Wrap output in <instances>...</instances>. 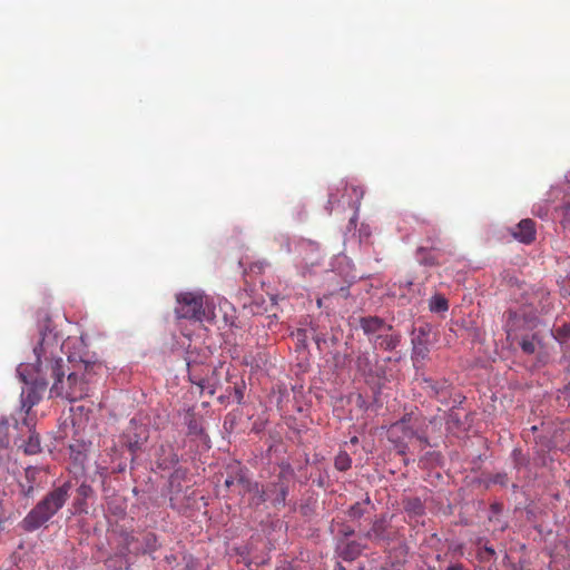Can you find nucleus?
I'll return each instance as SVG.
<instances>
[{
    "label": "nucleus",
    "instance_id": "f257e3e1",
    "mask_svg": "<svg viewBox=\"0 0 570 570\" xmlns=\"http://www.w3.org/2000/svg\"><path fill=\"white\" fill-rule=\"evenodd\" d=\"M35 362L20 364L28 366L26 373L32 375L42 385H49L59 376H65L62 336L51 327V321L46 320L40 331V341L33 348Z\"/></svg>",
    "mask_w": 570,
    "mask_h": 570
},
{
    "label": "nucleus",
    "instance_id": "f03ea898",
    "mask_svg": "<svg viewBox=\"0 0 570 570\" xmlns=\"http://www.w3.org/2000/svg\"><path fill=\"white\" fill-rule=\"evenodd\" d=\"M95 365L80 363L66 376H59L50 387V397H61L69 402L82 400L89 395L95 379Z\"/></svg>",
    "mask_w": 570,
    "mask_h": 570
},
{
    "label": "nucleus",
    "instance_id": "7ed1b4c3",
    "mask_svg": "<svg viewBox=\"0 0 570 570\" xmlns=\"http://www.w3.org/2000/svg\"><path fill=\"white\" fill-rule=\"evenodd\" d=\"M71 489L70 482L50 491L23 519V528L33 531L49 521L67 502Z\"/></svg>",
    "mask_w": 570,
    "mask_h": 570
},
{
    "label": "nucleus",
    "instance_id": "20e7f679",
    "mask_svg": "<svg viewBox=\"0 0 570 570\" xmlns=\"http://www.w3.org/2000/svg\"><path fill=\"white\" fill-rule=\"evenodd\" d=\"M175 313L178 318L195 321H210L213 312L206 305L205 297L196 293H180L177 295Z\"/></svg>",
    "mask_w": 570,
    "mask_h": 570
},
{
    "label": "nucleus",
    "instance_id": "39448f33",
    "mask_svg": "<svg viewBox=\"0 0 570 570\" xmlns=\"http://www.w3.org/2000/svg\"><path fill=\"white\" fill-rule=\"evenodd\" d=\"M407 523L415 529V535L424 543L428 540L425 528V504L420 498L409 497L403 501Z\"/></svg>",
    "mask_w": 570,
    "mask_h": 570
},
{
    "label": "nucleus",
    "instance_id": "423d86ee",
    "mask_svg": "<svg viewBox=\"0 0 570 570\" xmlns=\"http://www.w3.org/2000/svg\"><path fill=\"white\" fill-rule=\"evenodd\" d=\"M27 368L28 366L18 367V374L26 384L21 391V406L22 409H26V413H28L32 406L39 403L43 392L48 386L42 385L41 382H37L32 375H28L26 373Z\"/></svg>",
    "mask_w": 570,
    "mask_h": 570
},
{
    "label": "nucleus",
    "instance_id": "0eeeda50",
    "mask_svg": "<svg viewBox=\"0 0 570 570\" xmlns=\"http://www.w3.org/2000/svg\"><path fill=\"white\" fill-rule=\"evenodd\" d=\"M412 343H413V354H412L413 365L417 371H420V370L423 371L425 368V363H426L425 361H426V356H428V346H426L428 340H426L425 332L423 328L420 327L417 330V333L416 332L413 333Z\"/></svg>",
    "mask_w": 570,
    "mask_h": 570
},
{
    "label": "nucleus",
    "instance_id": "6e6552de",
    "mask_svg": "<svg viewBox=\"0 0 570 570\" xmlns=\"http://www.w3.org/2000/svg\"><path fill=\"white\" fill-rule=\"evenodd\" d=\"M42 476H46L43 469L36 466L27 468L24 472L26 483H20L22 494L27 498L32 497L35 490L41 485Z\"/></svg>",
    "mask_w": 570,
    "mask_h": 570
},
{
    "label": "nucleus",
    "instance_id": "1a4fd4ad",
    "mask_svg": "<svg viewBox=\"0 0 570 570\" xmlns=\"http://www.w3.org/2000/svg\"><path fill=\"white\" fill-rule=\"evenodd\" d=\"M267 492L274 507L285 505L288 485L283 473H279L277 480L267 485Z\"/></svg>",
    "mask_w": 570,
    "mask_h": 570
},
{
    "label": "nucleus",
    "instance_id": "9d476101",
    "mask_svg": "<svg viewBox=\"0 0 570 570\" xmlns=\"http://www.w3.org/2000/svg\"><path fill=\"white\" fill-rule=\"evenodd\" d=\"M511 235L518 242L529 245L535 240L537 229L534 220L524 218L511 229Z\"/></svg>",
    "mask_w": 570,
    "mask_h": 570
},
{
    "label": "nucleus",
    "instance_id": "9b49d317",
    "mask_svg": "<svg viewBox=\"0 0 570 570\" xmlns=\"http://www.w3.org/2000/svg\"><path fill=\"white\" fill-rule=\"evenodd\" d=\"M237 483L249 493H253L252 503L259 505L268 500L267 488L263 489L257 482H252L244 473H239Z\"/></svg>",
    "mask_w": 570,
    "mask_h": 570
},
{
    "label": "nucleus",
    "instance_id": "f8f14e48",
    "mask_svg": "<svg viewBox=\"0 0 570 570\" xmlns=\"http://www.w3.org/2000/svg\"><path fill=\"white\" fill-rule=\"evenodd\" d=\"M187 476V470L186 469H176L170 478H169V485H170V504L171 507H175V501L177 500V494L180 492V482L185 481Z\"/></svg>",
    "mask_w": 570,
    "mask_h": 570
},
{
    "label": "nucleus",
    "instance_id": "ddd939ff",
    "mask_svg": "<svg viewBox=\"0 0 570 570\" xmlns=\"http://www.w3.org/2000/svg\"><path fill=\"white\" fill-rule=\"evenodd\" d=\"M338 550H340L341 557L344 560L352 561L361 554L363 547L358 542L350 541V542L341 543L338 546Z\"/></svg>",
    "mask_w": 570,
    "mask_h": 570
},
{
    "label": "nucleus",
    "instance_id": "4468645a",
    "mask_svg": "<svg viewBox=\"0 0 570 570\" xmlns=\"http://www.w3.org/2000/svg\"><path fill=\"white\" fill-rule=\"evenodd\" d=\"M361 327L365 334H374L385 328V323L382 318L376 316H368L361 318Z\"/></svg>",
    "mask_w": 570,
    "mask_h": 570
},
{
    "label": "nucleus",
    "instance_id": "2eb2a0df",
    "mask_svg": "<svg viewBox=\"0 0 570 570\" xmlns=\"http://www.w3.org/2000/svg\"><path fill=\"white\" fill-rule=\"evenodd\" d=\"M185 421L188 428V434L203 435L204 429L202 422L191 410L187 411L185 415Z\"/></svg>",
    "mask_w": 570,
    "mask_h": 570
},
{
    "label": "nucleus",
    "instance_id": "dca6fc26",
    "mask_svg": "<svg viewBox=\"0 0 570 570\" xmlns=\"http://www.w3.org/2000/svg\"><path fill=\"white\" fill-rule=\"evenodd\" d=\"M385 521L376 520L365 537L376 542L385 541L387 539L385 535Z\"/></svg>",
    "mask_w": 570,
    "mask_h": 570
},
{
    "label": "nucleus",
    "instance_id": "f3484780",
    "mask_svg": "<svg viewBox=\"0 0 570 570\" xmlns=\"http://www.w3.org/2000/svg\"><path fill=\"white\" fill-rule=\"evenodd\" d=\"M161 451H163V455H160L157 461L158 466L160 469H164V470L170 469L178 463V455H177V453H175L173 451L171 448L168 449L167 454H166V449L164 446L161 448Z\"/></svg>",
    "mask_w": 570,
    "mask_h": 570
},
{
    "label": "nucleus",
    "instance_id": "a211bd4d",
    "mask_svg": "<svg viewBox=\"0 0 570 570\" xmlns=\"http://www.w3.org/2000/svg\"><path fill=\"white\" fill-rule=\"evenodd\" d=\"M23 452L28 455H35L41 452L40 438L35 431H31L28 441L24 443Z\"/></svg>",
    "mask_w": 570,
    "mask_h": 570
},
{
    "label": "nucleus",
    "instance_id": "6ab92c4d",
    "mask_svg": "<svg viewBox=\"0 0 570 570\" xmlns=\"http://www.w3.org/2000/svg\"><path fill=\"white\" fill-rule=\"evenodd\" d=\"M448 309V299L442 294H434L430 299V312L445 313Z\"/></svg>",
    "mask_w": 570,
    "mask_h": 570
},
{
    "label": "nucleus",
    "instance_id": "aec40b11",
    "mask_svg": "<svg viewBox=\"0 0 570 570\" xmlns=\"http://www.w3.org/2000/svg\"><path fill=\"white\" fill-rule=\"evenodd\" d=\"M334 465L338 471H346L352 465V459L346 452H340L335 458Z\"/></svg>",
    "mask_w": 570,
    "mask_h": 570
},
{
    "label": "nucleus",
    "instance_id": "412c9836",
    "mask_svg": "<svg viewBox=\"0 0 570 570\" xmlns=\"http://www.w3.org/2000/svg\"><path fill=\"white\" fill-rule=\"evenodd\" d=\"M560 222L563 228H570V204H563L559 209Z\"/></svg>",
    "mask_w": 570,
    "mask_h": 570
},
{
    "label": "nucleus",
    "instance_id": "4be33fe9",
    "mask_svg": "<svg viewBox=\"0 0 570 570\" xmlns=\"http://www.w3.org/2000/svg\"><path fill=\"white\" fill-rule=\"evenodd\" d=\"M554 336L560 343H566L570 338V323L556 328Z\"/></svg>",
    "mask_w": 570,
    "mask_h": 570
},
{
    "label": "nucleus",
    "instance_id": "5701e85b",
    "mask_svg": "<svg viewBox=\"0 0 570 570\" xmlns=\"http://www.w3.org/2000/svg\"><path fill=\"white\" fill-rule=\"evenodd\" d=\"M352 195L350 196L351 199L348 202V205L352 207L358 206L361 199L363 198L364 190L360 186H351Z\"/></svg>",
    "mask_w": 570,
    "mask_h": 570
},
{
    "label": "nucleus",
    "instance_id": "b1692460",
    "mask_svg": "<svg viewBox=\"0 0 570 570\" xmlns=\"http://www.w3.org/2000/svg\"><path fill=\"white\" fill-rule=\"evenodd\" d=\"M521 350L527 354H533L535 352V343L533 337H523L520 342Z\"/></svg>",
    "mask_w": 570,
    "mask_h": 570
},
{
    "label": "nucleus",
    "instance_id": "393cba45",
    "mask_svg": "<svg viewBox=\"0 0 570 570\" xmlns=\"http://www.w3.org/2000/svg\"><path fill=\"white\" fill-rule=\"evenodd\" d=\"M347 514L350 518H353V519H358V518L363 517V514H364L363 504L360 502H356L348 509Z\"/></svg>",
    "mask_w": 570,
    "mask_h": 570
},
{
    "label": "nucleus",
    "instance_id": "a878e982",
    "mask_svg": "<svg viewBox=\"0 0 570 570\" xmlns=\"http://www.w3.org/2000/svg\"><path fill=\"white\" fill-rule=\"evenodd\" d=\"M379 345L384 350H392L396 346V342L391 336H377Z\"/></svg>",
    "mask_w": 570,
    "mask_h": 570
},
{
    "label": "nucleus",
    "instance_id": "bb28decb",
    "mask_svg": "<svg viewBox=\"0 0 570 570\" xmlns=\"http://www.w3.org/2000/svg\"><path fill=\"white\" fill-rule=\"evenodd\" d=\"M239 473H244L242 469H239V470L237 471V473H236V475H235V476H228V478L225 480V487H226L227 489H229L232 485H234V484H235V482H237V478H238V474H239Z\"/></svg>",
    "mask_w": 570,
    "mask_h": 570
},
{
    "label": "nucleus",
    "instance_id": "cd10ccee",
    "mask_svg": "<svg viewBox=\"0 0 570 570\" xmlns=\"http://www.w3.org/2000/svg\"><path fill=\"white\" fill-rule=\"evenodd\" d=\"M140 445H141V442H139L138 440H136V441L129 440L128 441V448L131 452H136L138 449H140Z\"/></svg>",
    "mask_w": 570,
    "mask_h": 570
},
{
    "label": "nucleus",
    "instance_id": "c85d7f7f",
    "mask_svg": "<svg viewBox=\"0 0 570 570\" xmlns=\"http://www.w3.org/2000/svg\"><path fill=\"white\" fill-rule=\"evenodd\" d=\"M90 491H91V488L86 484H81L78 489L79 494L83 495V497H86Z\"/></svg>",
    "mask_w": 570,
    "mask_h": 570
},
{
    "label": "nucleus",
    "instance_id": "c756f323",
    "mask_svg": "<svg viewBox=\"0 0 570 570\" xmlns=\"http://www.w3.org/2000/svg\"><path fill=\"white\" fill-rule=\"evenodd\" d=\"M235 396L237 402L240 403L244 397L243 389L240 386H235Z\"/></svg>",
    "mask_w": 570,
    "mask_h": 570
},
{
    "label": "nucleus",
    "instance_id": "7c9ffc66",
    "mask_svg": "<svg viewBox=\"0 0 570 570\" xmlns=\"http://www.w3.org/2000/svg\"><path fill=\"white\" fill-rule=\"evenodd\" d=\"M446 570H465L462 564H451L446 568Z\"/></svg>",
    "mask_w": 570,
    "mask_h": 570
},
{
    "label": "nucleus",
    "instance_id": "2f4dec72",
    "mask_svg": "<svg viewBox=\"0 0 570 570\" xmlns=\"http://www.w3.org/2000/svg\"><path fill=\"white\" fill-rule=\"evenodd\" d=\"M296 335H297V338H298L299 341H302V342H303V341L305 340V337H306V333H305V331H304V330H298Z\"/></svg>",
    "mask_w": 570,
    "mask_h": 570
},
{
    "label": "nucleus",
    "instance_id": "473e14b6",
    "mask_svg": "<svg viewBox=\"0 0 570 570\" xmlns=\"http://www.w3.org/2000/svg\"><path fill=\"white\" fill-rule=\"evenodd\" d=\"M7 426H8V422L7 421L0 422V432L7 430Z\"/></svg>",
    "mask_w": 570,
    "mask_h": 570
},
{
    "label": "nucleus",
    "instance_id": "72a5a7b5",
    "mask_svg": "<svg viewBox=\"0 0 570 570\" xmlns=\"http://www.w3.org/2000/svg\"><path fill=\"white\" fill-rule=\"evenodd\" d=\"M8 443H9V441H8L7 436H4L3 439L0 440V446H7Z\"/></svg>",
    "mask_w": 570,
    "mask_h": 570
},
{
    "label": "nucleus",
    "instance_id": "f704fd0d",
    "mask_svg": "<svg viewBox=\"0 0 570 570\" xmlns=\"http://www.w3.org/2000/svg\"><path fill=\"white\" fill-rule=\"evenodd\" d=\"M276 570H294V569L291 566H283V567L276 568Z\"/></svg>",
    "mask_w": 570,
    "mask_h": 570
},
{
    "label": "nucleus",
    "instance_id": "c9c22d12",
    "mask_svg": "<svg viewBox=\"0 0 570 570\" xmlns=\"http://www.w3.org/2000/svg\"><path fill=\"white\" fill-rule=\"evenodd\" d=\"M354 531L352 529L344 530V535H351Z\"/></svg>",
    "mask_w": 570,
    "mask_h": 570
},
{
    "label": "nucleus",
    "instance_id": "e433bc0d",
    "mask_svg": "<svg viewBox=\"0 0 570 570\" xmlns=\"http://www.w3.org/2000/svg\"><path fill=\"white\" fill-rule=\"evenodd\" d=\"M146 539H147L148 541H149L150 539H154V540H155V537H154V534L148 533V534L146 535Z\"/></svg>",
    "mask_w": 570,
    "mask_h": 570
},
{
    "label": "nucleus",
    "instance_id": "4c0bfd02",
    "mask_svg": "<svg viewBox=\"0 0 570 570\" xmlns=\"http://www.w3.org/2000/svg\"><path fill=\"white\" fill-rule=\"evenodd\" d=\"M334 202H335V200H334V197H333V195H331V196H330V199H328V203H330V204H332V203H334Z\"/></svg>",
    "mask_w": 570,
    "mask_h": 570
},
{
    "label": "nucleus",
    "instance_id": "58836bf2",
    "mask_svg": "<svg viewBox=\"0 0 570 570\" xmlns=\"http://www.w3.org/2000/svg\"><path fill=\"white\" fill-rule=\"evenodd\" d=\"M495 482H501V483H503V480L501 479V476H500V475H498V479L495 480Z\"/></svg>",
    "mask_w": 570,
    "mask_h": 570
},
{
    "label": "nucleus",
    "instance_id": "ea45409f",
    "mask_svg": "<svg viewBox=\"0 0 570 570\" xmlns=\"http://www.w3.org/2000/svg\"><path fill=\"white\" fill-rule=\"evenodd\" d=\"M191 383H195V384H198V385H200V386H202L200 382H198V381H196V380H193V379H191Z\"/></svg>",
    "mask_w": 570,
    "mask_h": 570
},
{
    "label": "nucleus",
    "instance_id": "a19ab883",
    "mask_svg": "<svg viewBox=\"0 0 570 570\" xmlns=\"http://www.w3.org/2000/svg\"><path fill=\"white\" fill-rule=\"evenodd\" d=\"M353 443H356L357 442V438L354 436L352 440H351Z\"/></svg>",
    "mask_w": 570,
    "mask_h": 570
},
{
    "label": "nucleus",
    "instance_id": "79ce46f5",
    "mask_svg": "<svg viewBox=\"0 0 570 570\" xmlns=\"http://www.w3.org/2000/svg\"><path fill=\"white\" fill-rule=\"evenodd\" d=\"M488 551H489L490 553H492V554L494 553V550H493V549H488Z\"/></svg>",
    "mask_w": 570,
    "mask_h": 570
}]
</instances>
